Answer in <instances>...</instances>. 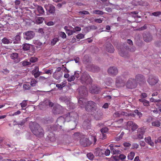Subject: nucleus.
Listing matches in <instances>:
<instances>
[{
	"label": "nucleus",
	"mask_w": 161,
	"mask_h": 161,
	"mask_svg": "<svg viewBox=\"0 0 161 161\" xmlns=\"http://www.w3.org/2000/svg\"><path fill=\"white\" fill-rule=\"evenodd\" d=\"M30 128L32 133L38 138L44 136V131L42 127L36 122H31L29 124Z\"/></svg>",
	"instance_id": "1"
},
{
	"label": "nucleus",
	"mask_w": 161,
	"mask_h": 161,
	"mask_svg": "<svg viewBox=\"0 0 161 161\" xmlns=\"http://www.w3.org/2000/svg\"><path fill=\"white\" fill-rule=\"evenodd\" d=\"M85 98L81 97L78 100V103L81 108H85L86 110L90 111L95 106V103L92 101H87Z\"/></svg>",
	"instance_id": "2"
},
{
	"label": "nucleus",
	"mask_w": 161,
	"mask_h": 161,
	"mask_svg": "<svg viewBox=\"0 0 161 161\" xmlns=\"http://www.w3.org/2000/svg\"><path fill=\"white\" fill-rule=\"evenodd\" d=\"M64 117L65 118L66 121H72L71 123L74 124V128H71V130L74 129L77 125L78 119L79 117L78 114L75 112H72L64 115Z\"/></svg>",
	"instance_id": "3"
},
{
	"label": "nucleus",
	"mask_w": 161,
	"mask_h": 161,
	"mask_svg": "<svg viewBox=\"0 0 161 161\" xmlns=\"http://www.w3.org/2000/svg\"><path fill=\"white\" fill-rule=\"evenodd\" d=\"M80 81L82 83L90 84L92 83V80L89 74L86 72H84L82 74Z\"/></svg>",
	"instance_id": "4"
},
{
	"label": "nucleus",
	"mask_w": 161,
	"mask_h": 161,
	"mask_svg": "<svg viewBox=\"0 0 161 161\" xmlns=\"http://www.w3.org/2000/svg\"><path fill=\"white\" fill-rule=\"evenodd\" d=\"M137 83L134 79L130 78L126 84V87L129 89H134L136 87Z\"/></svg>",
	"instance_id": "5"
},
{
	"label": "nucleus",
	"mask_w": 161,
	"mask_h": 161,
	"mask_svg": "<svg viewBox=\"0 0 161 161\" xmlns=\"http://www.w3.org/2000/svg\"><path fill=\"white\" fill-rule=\"evenodd\" d=\"M147 81L150 85L154 86L158 82L159 80L158 77L151 75L148 76Z\"/></svg>",
	"instance_id": "6"
},
{
	"label": "nucleus",
	"mask_w": 161,
	"mask_h": 161,
	"mask_svg": "<svg viewBox=\"0 0 161 161\" xmlns=\"http://www.w3.org/2000/svg\"><path fill=\"white\" fill-rule=\"evenodd\" d=\"M135 80L140 85L144 84L146 82L144 76L141 74H138L136 75Z\"/></svg>",
	"instance_id": "7"
},
{
	"label": "nucleus",
	"mask_w": 161,
	"mask_h": 161,
	"mask_svg": "<svg viewBox=\"0 0 161 161\" xmlns=\"http://www.w3.org/2000/svg\"><path fill=\"white\" fill-rule=\"evenodd\" d=\"M24 38L26 40H30L34 37L35 33L32 31H28L24 33Z\"/></svg>",
	"instance_id": "8"
},
{
	"label": "nucleus",
	"mask_w": 161,
	"mask_h": 161,
	"mask_svg": "<svg viewBox=\"0 0 161 161\" xmlns=\"http://www.w3.org/2000/svg\"><path fill=\"white\" fill-rule=\"evenodd\" d=\"M80 144L84 147L89 146L91 144V142L87 138L83 137L80 140Z\"/></svg>",
	"instance_id": "9"
},
{
	"label": "nucleus",
	"mask_w": 161,
	"mask_h": 161,
	"mask_svg": "<svg viewBox=\"0 0 161 161\" xmlns=\"http://www.w3.org/2000/svg\"><path fill=\"white\" fill-rule=\"evenodd\" d=\"M63 112V108L60 105H58L54 106L53 110V113L55 114H61Z\"/></svg>",
	"instance_id": "10"
},
{
	"label": "nucleus",
	"mask_w": 161,
	"mask_h": 161,
	"mask_svg": "<svg viewBox=\"0 0 161 161\" xmlns=\"http://www.w3.org/2000/svg\"><path fill=\"white\" fill-rule=\"evenodd\" d=\"M108 74L112 76L116 75L118 72V70L115 67H111L108 70Z\"/></svg>",
	"instance_id": "11"
},
{
	"label": "nucleus",
	"mask_w": 161,
	"mask_h": 161,
	"mask_svg": "<svg viewBox=\"0 0 161 161\" xmlns=\"http://www.w3.org/2000/svg\"><path fill=\"white\" fill-rule=\"evenodd\" d=\"M119 54L122 57L126 58L129 56L128 52L127 49L125 48L119 49Z\"/></svg>",
	"instance_id": "12"
},
{
	"label": "nucleus",
	"mask_w": 161,
	"mask_h": 161,
	"mask_svg": "<svg viewBox=\"0 0 161 161\" xmlns=\"http://www.w3.org/2000/svg\"><path fill=\"white\" fill-rule=\"evenodd\" d=\"M101 89L96 85H92L90 88L89 91L92 93L97 94L100 91Z\"/></svg>",
	"instance_id": "13"
},
{
	"label": "nucleus",
	"mask_w": 161,
	"mask_h": 161,
	"mask_svg": "<svg viewBox=\"0 0 161 161\" xmlns=\"http://www.w3.org/2000/svg\"><path fill=\"white\" fill-rule=\"evenodd\" d=\"M106 50L108 52L113 53L114 52V49L113 46L109 42H106L105 44Z\"/></svg>",
	"instance_id": "14"
},
{
	"label": "nucleus",
	"mask_w": 161,
	"mask_h": 161,
	"mask_svg": "<svg viewBox=\"0 0 161 161\" xmlns=\"http://www.w3.org/2000/svg\"><path fill=\"white\" fill-rule=\"evenodd\" d=\"M116 85L118 87L124 86L125 81L122 79L121 77H118L116 79Z\"/></svg>",
	"instance_id": "15"
},
{
	"label": "nucleus",
	"mask_w": 161,
	"mask_h": 161,
	"mask_svg": "<svg viewBox=\"0 0 161 161\" xmlns=\"http://www.w3.org/2000/svg\"><path fill=\"white\" fill-rule=\"evenodd\" d=\"M127 127H130L131 130L134 131L138 128V126L136 123H133L132 121H129L127 123Z\"/></svg>",
	"instance_id": "16"
},
{
	"label": "nucleus",
	"mask_w": 161,
	"mask_h": 161,
	"mask_svg": "<svg viewBox=\"0 0 161 161\" xmlns=\"http://www.w3.org/2000/svg\"><path fill=\"white\" fill-rule=\"evenodd\" d=\"M79 94L82 96H86L87 95V91L86 88L84 86L80 87L79 89Z\"/></svg>",
	"instance_id": "17"
},
{
	"label": "nucleus",
	"mask_w": 161,
	"mask_h": 161,
	"mask_svg": "<svg viewBox=\"0 0 161 161\" xmlns=\"http://www.w3.org/2000/svg\"><path fill=\"white\" fill-rule=\"evenodd\" d=\"M87 68L90 71L92 72H97L100 70V68L99 67L92 64L88 65Z\"/></svg>",
	"instance_id": "18"
},
{
	"label": "nucleus",
	"mask_w": 161,
	"mask_h": 161,
	"mask_svg": "<svg viewBox=\"0 0 161 161\" xmlns=\"http://www.w3.org/2000/svg\"><path fill=\"white\" fill-rule=\"evenodd\" d=\"M66 121L65 118L64 117V115L63 116H60L58 117L57 120V124L61 126L62 125L64 124L65 122Z\"/></svg>",
	"instance_id": "19"
},
{
	"label": "nucleus",
	"mask_w": 161,
	"mask_h": 161,
	"mask_svg": "<svg viewBox=\"0 0 161 161\" xmlns=\"http://www.w3.org/2000/svg\"><path fill=\"white\" fill-rule=\"evenodd\" d=\"M128 115V114L122 111L116 112L114 114V116L115 117H120L124 115L127 116Z\"/></svg>",
	"instance_id": "20"
},
{
	"label": "nucleus",
	"mask_w": 161,
	"mask_h": 161,
	"mask_svg": "<svg viewBox=\"0 0 161 161\" xmlns=\"http://www.w3.org/2000/svg\"><path fill=\"white\" fill-rule=\"evenodd\" d=\"M46 10L50 13L54 14L55 12V7L52 5H48L46 8Z\"/></svg>",
	"instance_id": "21"
},
{
	"label": "nucleus",
	"mask_w": 161,
	"mask_h": 161,
	"mask_svg": "<svg viewBox=\"0 0 161 161\" xmlns=\"http://www.w3.org/2000/svg\"><path fill=\"white\" fill-rule=\"evenodd\" d=\"M41 72L39 71V68L35 67L34 69L32 71V74L34 76L35 78H37L41 75Z\"/></svg>",
	"instance_id": "22"
},
{
	"label": "nucleus",
	"mask_w": 161,
	"mask_h": 161,
	"mask_svg": "<svg viewBox=\"0 0 161 161\" xmlns=\"http://www.w3.org/2000/svg\"><path fill=\"white\" fill-rule=\"evenodd\" d=\"M62 72H57L55 71L53 74V77L56 80L59 79L63 75Z\"/></svg>",
	"instance_id": "23"
},
{
	"label": "nucleus",
	"mask_w": 161,
	"mask_h": 161,
	"mask_svg": "<svg viewBox=\"0 0 161 161\" xmlns=\"http://www.w3.org/2000/svg\"><path fill=\"white\" fill-rule=\"evenodd\" d=\"M143 38L145 41L146 42H149L151 41L152 39V36L149 34H144L143 35Z\"/></svg>",
	"instance_id": "24"
},
{
	"label": "nucleus",
	"mask_w": 161,
	"mask_h": 161,
	"mask_svg": "<svg viewBox=\"0 0 161 161\" xmlns=\"http://www.w3.org/2000/svg\"><path fill=\"white\" fill-rule=\"evenodd\" d=\"M36 9L39 14L37 15H43L45 14V12L43 7L39 5H38Z\"/></svg>",
	"instance_id": "25"
},
{
	"label": "nucleus",
	"mask_w": 161,
	"mask_h": 161,
	"mask_svg": "<svg viewBox=\"0 0 161 161\" xmlns=\"http://www.w3.org/2000/svg\"><path fill=\"white\" fill-rule=\"evenodd\" d=\"M110 149L111 151V153L113 154H119L120 151L119 150H116V149L113 147L112 144H110L109 145Z\"/></svg>",
	"instance_id": "26"
},
{
	"label": "nucleus",
	"mask_w": 161,
	"mask_h": 161,
	"mask_svg": "<svg viewBox=\"0 0 161 161\" xmlns=\"http://www.w3.org/2000/svg\"><path fill=\"white\" fill-rule=\"evenodd\" d=\"M104 150L100 148H98L96 150L95 154L96 156H103L104 155Z\"/></svg>",
	"instance_id": "27"
},
{
	"label": "nucleus",
	"mask_w": 161,
	"mask_h": 161,
	"mask_svg": "<svg viewBox=\"0 0 161 161\" xmlns=\"http://www.w3.org/2000/svg\"><path fill=\"white\" fill-rule=\"evenodd\" d=\"M145 142L150 146H154V143L152 141L151 138L149 136L145 138Z\"/></svg>",
	"instance_id": "28"
},
{
	"label": "nucleus",
	"mask_w": 161,
	"mask_h": 161,
	"mask_svg": "<svg viewBox=\"0 0 161 161\" xmlns=\"http://www.w3.org/2000/svg\"><path fill=\"white\" fill-rule=\"evenodd\" d=\"M59 100L62 102H64L67 103H68L69 102V100L65 96H63L60 97L59 98Z\"/></svg>",
	"instance_id": "29"
},
{
	"label": "nucleus",
	"mask_w": 161,
	"mask_h": 161,
	"mask_svg": "<svg viewBox=\"0 0 161 161\" xmlns=\"http://www.w3.org/2000/svg\"><path fill=\"white\" fill-rule=\"evenodd\" d=\"M90 121L89 120H87L84 122L83 125L85 128L89 129L90 127Z\"/></svg>",
	"instance_id": "30"
},
{
	"label": "nucleus",
	"mask_w": 161,
	"mask_h": 161,
	"mask_svg": "<svg viewBox=\"0 0 161 161\" xmlns=\"http://www.w3.org/2000/svg\"><path fill=\"white\" fill-rule=\"evenodd\" d=\"M161 123L159 120H156L152 123V125L153 126L158 127L160 126Z\"/></svg>",
	"instance_id": "31"
},
{
	"label": "nucleus",
	"mask_w": 161,
	"mask_h": 161,
	"mask_svg": "<svg viewBox=\"0 0 161 161\" xmlns=\"http://www.w3.org/2000/svg\"><path fill=\"white\" fill-rule=\"evenodd\" d=\"M139 102L142 103L145 106H149V102L145 99H139Z\"/></svg>",
	"instance_id": "32"
},
{
	"label": "nucleus",
	"mask_w": 161,
	"mask_h": 161,
	"mask_svg": "<svg viewBox=\"0 0 161 161\" xmlns=\"http://www.w3.org/2000/svg\"><path fill=\"white\" fill-rule=\"evenodd\" d=\"M31 45L28 43H25L23 45V49L24 51H27L29 50Z\"/></svg>",
	"instance_id": "33"
},
{
	"label": "nucleus",
	"mask_w": 161,
	"mask_h": 161,
	"mask_svg": "<svg viewBox=\"0 0 161 161\" xmlns=\"http://www.w3.org/2000/svg\"><path fill=\"white\" fill-rule=\"evenodd\" d=\"M2 42L4 44H8L12 43L11 40L8 39L6 37L3 38L2 40Z\"/></svg>",
	"instance_id": "34"
},
{
	"label": "nucleus",
	"mask_w": 161,
	"mask_h": 161,
	"mask_svg": "<svg viewBox=\"0 0 161 161\" xmlns=\"http://www.w3.org/2000/svg\"><path fill=\"white\" fill-rule=\"evenodd\" d=\"M135 155V153L133 152H131L128 154L127 156L128 159L130 160H132L134 158Z\"/></svg>",
	"instance_id": "35"
},
{
	"label": "nucleus",
	"mask_w": 161,
	"mask_h": 161,
	"mask_svg": "<svg viewBox=\"0 0 161 161\" xmlns=\"http://www.w3.org/2000/svg\"><path fill=\"white\" fill-rule=\"evenodd\" d=\"M37 83V81L35 79L33 78L31 79L30 85L32 86H35Z\"/></svg>",
	"instance_id": "36"
},
{
	"label": "nucleus",
	"mask_w": 161,
	"mask_h": 161,
	"mask_svg": "<svg viewBox=\"0 0 161 161\" xmlns=\"http://www.w3.org/2000/svg\"><path fill=\"white\" fill-rule=\"evenodd\" d=\"M11 58L13 60L17 59L18 57V54L17 53H13L10 55Z\"/></svg>",
	"instance_id": "37"
},
{
	"label": "nucleus",
	"mask_w": 161,
	"mask_h": 161,
	"mask_svg": "<svg viewBox=\"0 0 161 161\" xmlns=\"http://www.w3.org/2000/svg\"><path fill=\"white\" fill-rule=\"evenodd\" d=\"M43 20L44 19L42 17H38L36 19V23L38 24H40L43 22Z\"/></svg>",
	"instance_id": "38"
},
{
	"label": "nucleus",
	"mask_w": 161,
	"mask_h": 161,
	"mask_svg": "<svg viewBox=\"0 0 161 161\" xmlns=\"http://www.w3.org/2000/svg\"><path fill=\"white\" fill-rule=\"evenodd\" d=\"M92 13L94 14H96L98 15H103L104 12L99 10H94L92 11Z\"/></svg>",
	"instance_id": "39"
},
{
	"label": "nucleus",
	"mask_w": 161,
	"mask_h": 161,
	"mask_svg": "<svg viewBox=\"0 0 161 161\" xmlns=\"http://www.w3.org/2000/svg\"><path fill=\"white\" fill-rule=\"evenodd\" d=\"M31 88V86L28 84H24L23 85V88L24 90H29Z\"/></svg>",
	"instance_id": "40"
},
{
	"label": "nucleus",
	"mask_w": 161,
	"mask_h": 161,
	"mask_svg": "<svg viewBox=\"0 0 161 161\" xmlns=\"http://www.w3.org/2000/svg\"><path fill=\"white\" fill-rule=\"evenodd\" d=\"M53 69H44V73L49 75H51L53 73Z\"/></svg>",
	"instance_id": "41"
},
{
	"label": "nucleus",
	"mask_w": 161,
	"mask_h": 161,
	"mask_svg": "<svg viewBox=\"0 0 161 161\" xmlns=\"http://www.w3.org/2000/svg\"><path fill=\"white\" fill-rule=\"evenodd\" d=\"M36 46V47L37 48H40L42 44V43L38 41H37L35 42L34 43Z\"/></svg>",
	"instance_id": "42"
},
{
	"label": "nucleus",
	"mask_w": 161,
	"mask_h": 161,
	"mask_svg": "<svg viewBox=\"0 0 161 161\" xmlns=\"http://www.w3.org/2000/svg\"><path fill=\"white\" fill-rule=\"evenodd\" d=\"M87 157L90 160H92L94 158V156L92 153H88L87 154Z\"/></svg>",
	"instance_id": "43"
},
{
	"label": "nucleus",
	"mask_w": 161,
	"mask_h": 161,
	"mask_svg": "<svg viewBox=\"0 0 161 161\" xmlns=\"http://www.w3.org/2000/svg\"><path fill=\"white\" fill-rule=\"evenodd\" d=\"M132 4L135 6H137L140 4L139 0H133L132 2Z\"/></svg>",
	"instance_id": "44"
},
{
	"label": "nucleus",
	"mask_w": 161,
	"mask_h": 161,
	"mask_svg": "<svg viewBox=\"0 0 161 161\" xmlns=\"http://www.w3.org/2000/svg\"><path fill=\"white\" fill-rule=\"evenodd\" d=\"M58 41V39L57 38H53L51 42V44L54 45Z\"/></svg>",
	"instance_id": "45"
},
{
	"label": "nucleus",
	"mask_w": 161,
	"mask_h": 161,
	"mask_svg": "<svg viewBox=\"0 0 161 161\" xmlns=\"http://www.w3.org/2000/svg\"><path fill=\"white\" fill-rule=\"evenodd\" d=\"M76 37L77 39H80L84 38V35L80 33L78 34L76 36Z\"/></svg>",
	"instance_id": "46"
},
{
	"label": "nucleus",
	"mask_w": 161,
	"mask_h": 161,
	"mask_svg": "<svg viewBox=\"0 0 161 161\" xmlns=\"http://www.w3.org/2000/svg\"><path fill=\"white\" fill-rule=\"evenodd\" d=\"M147 97V95L146 93H141L140 95V97L141 98V99H142L146 98Z\"/></svg>",
	"instance_id": "47"
},
{
	"label": "nucleus",
	"mask_w": 161,
	"mask_h": 161,
	"mask_svg": "<svg viewBox=\"0 0 161 161\" xmlns=\"http://www.w3.org/2000/svg\"><path fill=\"white\" fill-rule=\"evenodd\" d=\"M161 14V12L160 11H157L153 12L152 13V15L155 16H158Z\"/></svg>",
	"instance_id": "48"
},
{
	"label": "nucleus",
	"mask_w": 161,
	"mask_h": 161,
	"mask_svg": "<svg viewBox=\"0 0 161 161\" xmlns=\"http://www.w3.org/2000/svg\"><path fill=\"white\" fill-rule=\"evenodd\" d=\"M27 104V103L26 102V101L25 100L23 101L22 102L20 103L21 106L22 108L25 107L26 106Z\"/></svg>",
	"instance_id": "49"
},
{
	"label": "nucleus",
	"mask_w": 161,
	"mask_h": 161,
	"mask_svg": "<svg viewBox=\"0 0 161 161\" xmlns=\"http://www.w3.org/2000/svg\"><path fill=\"white\" fill-rule=\"evenodd\" d=\"M80 73V72L78 71H76L75 72L74 75V76L75 78H78L79 77Z\"/></svg>",
	"instance_id": "50"
},
{
	"label": "nucleus",
	"mask_w": 161,
	"mask_h": 161,
	"mask_svg": "<svg viewBox=\"0 0 161 161\" xmlns=\"http://www.w3.org/2000/svg\"><path fill=\"white\" fill-rule=\"evenodd\" d=\"M75 32V31L72 30H68L67 31H66V33L68 35H71Z\"/></svg>",
	"instance_id": "51"
},
{
	"label": "nucleus",
	"mask_w": 161,
	"mask_h": 161,
	"mask_svg": "<svg viewBox=\"0 0 161 161\" xmlns=\"http://www.w3.org/2000/svg\"><path fill=\"white\" fill-rule=\"evenodd\" d=\"M110 153V150L108 149H106L105 151H104V155L106 156H109Z\"/></svg>",
	"instance_id": "52"
},
{
	"label": "nucleus",
	"mask_w": 161,
	"mask_h": 161,
	"mask_svg": "<svg viewBox=\"0 0 161 161\" xmlns=\"http://www.w3.org/2000/svg\"><path fill=\"white\" fill-rule=\"evenodd\" d=\"M22 65L24 66L28 65L31 64V63L29 62H28L25 61H22Z\"/></svg>",
	"instance_id": "53"
},
{
	"label": "nucleus",
	"mask_w": 161,
	"mask_h": 161,
	"mask_svg": "<svg viewBox=\"0 0 161 161\" xmlns=\"http://www.w3.org/2000/svg\"><path fill=\"white\" fill-rule=\"evenodd\" d=\"M60 36L63 39L65 38L66 37V35L65 33L64 32L62 31L60 32Z\"/></svg>",
	"instance_id": "54"
},
{
	"label": "nucleus",
	"mask_w": 161,
	"mask_h": 161,
	"mask_svg": "<svg viewBox=\"0 0 161 161\" xmlns=\"http://www.w3.org/2000/svg\"><path fill=\"white\" fill-rule=\"evenodd\" d=\"M108 131V129L106 127L102 128L101 130V131L102 133H106Z\"/></svg>",
	"instance_id": "55"
},
{
	"label": "nucleus",
	"mask_w": 161,
	"mask_h": 161,
	"mask_svg": "<svg viewBox=\"0 0 161 161\" xmlns=\"http://www.w3.org/2000/svg\"><path fill=\"white\" fill-rule=\"evenodd\" d=\"M75 79V77L74 75L71 76L68 79V81L71 82L72 81H74Z\"/></svg>",
	"instance_id": "56"
},
{
	"label": "nucleus",
	"mask_w": 161,
	"mask_h": 161,
	"mask_svg": "<svg viewBox=\"0 0 161 161\" xmlns=\"http://www.w3.org/2000/svg\"><path fill=\"white\" fill-rule=\"evenodd\" d=\"M62 70L64 72L68 73H69V70L66 67H64L63 65H62Z\"/></svg>",
	"instance_id": "57"
},
{
	"label": "nucleus",
	"mask_w": 161,
	"mask_h": 161,
	"mask_svg": "<svg viewBox=\"0 0 161 161\" xmlns=\"http://www.w3.org/2000/svg\"><path fill=\"white\" fill-rule=\"evenodd\" d=\"M132 148L137 149L139 147V145L136 143H134L132 144Z\"/></svg>",
	"instance_id": "58"
},
{
	"label": "nucleus",
	"mask_w": 161,
	"mask_h": 161,
	"mask_svg": "<svg viewBox=\"0 0 161 161\" xmlns=\"http://www.w3.org/2000/svg\"><path fill=\"white\" fill-rule=\"evenodd\" d=\"M126 156L123 154H120L119 156V159L121 160H124L126 158Z\"/></svg>",
	"instance_id": "59"
},
{
	"label": "nucleus",
	"mask_w": 161,
	"mask_h": 161,
	"mask_svg": "<svg viewBox=\"0 0 161 161\" xmlns=\"http://www.w3.org/2000/svg\"><path fill=\"white\" fill-rule=\"evenodd\" d=\"M79 14L84 15L89 14V13L88 11L85 10H84L83 11H80V12H79Z\"/></svg>",
	"instance_id": "60"
},
{
	"label": "nucleus",
	"mask_w": 161,
	"mask_h": 161,
	"mask_svg": "<svg viewBox=\"0 0 161 161\" xmlns=\"http://www.w3.org/2000/svg\"><path fill=\"white\" fill-rule=\"evenodd\" d=\"M20 36L19 35H17L15 37V39L17 42H19L20 41Z\"/></svg>",
	"instance_id": "61"
},
{
	"label": "nucleus",
	"mask_w": 161,
	"mask_h": 161,
	"mask_svg": "<svg viewBox=\"0 0 161 161\" xmlns=\"http://www.w3.org/2000/svg\"><path fill=\"white\" fill-rule=\"evenodd\" d=\"M137 135L138 139L140 140L143 138V132L142 133H138Z\"/></svg>",
	"instance_id": "62"
},
{
	"label": "nucleus",
	"mask_w": 161,
	"mask_h": 161,
	"mask_svg": "<svg viewBox=\"0 0 161 161\" xmlns=\"http://www.w3.org/2000/svg\"><path fill=\"white\" fill-rule=\"evenodd\" d=\"M37 58L35 57H31L30 59V61L32 63L35 62L37 60Z\"/></svg>",
	"instance_id": "63"
},
{
	"label": "nucleus",
	"mask_w": 161,
	"mask_h": 161,
	"mask_svg": "<svg viewBox=\"0 0 161 161\" xmlns=\"http://www.w3.org/2000/svg\"><path fill=\"white\" fill-rule=\"evenodd\" d=\"M124 146L125 147H128L130 146L131 144L130 143L128 142H125L124 144Z\"/></svg>",
	"instance_id": "64"
}]
</instances>
